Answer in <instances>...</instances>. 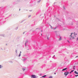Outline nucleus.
<instances>
[{"label":"nucleus","instance_id":"f257e3e1","mask_svg":"<svg viewBox=\"0 0 78 78\" xmlns=\"http://www.w3.org/2000/svg\"><path fill=\"white\" fill-rule=\"evenodd\" d=\"M76 37V35L74 33H71L69 36V39H75V37Z\"/></svg>","mask_w":78,"mask_h":78},{"label":"nucleus","instance_id":"f03ea898","mask_svg":"<svg viewBox=\"0 0 78 78\" xmlns=\"http://www.w3.org/2000/svg\"><path fill=\"white\" fill-rule=\"evenodd\" d=\"M49 36H50V34L48 33H47L45 35L46 37H47V39H49Z\"/></svg>","mask_w":78,"mask_h":78},{"label":"nucleus","instance_id":"7ed1b4c3","mask_svg":"<svg viewBox=\"0 0 78 78\" xmlns=\"http://www.w3.org/2000/svg\"><path fill=\"white\" fill-rule=\"evenodd\" d=\"M31 77L32 78H37L38 77L35 75H32Z\"/></svg>","mask_w":78,"mask_h":78},{"label":"nucleus","instance_id":"20e7f679","mask_svg":"<svg viewBox=\"0 0 78 78\" xmlns=\"http://www.w3.org/2000/svg\"><path fill=\"white\" fill-rule=\"evenodd\" d=\"M69 73V72H65L64 73V75H65V76H67L68 74Z\"/></svg>","mask_w":78,"mask_h":78},{"label":"nucleus","instance_id":"39448f33","mask_svg":"<svg viewBox=\"0 0 78 78\" xmlns=\"http://www.w3.org/2000/svg\"><path fill=\"white\" fill-rule=\"evenodd\" d=\"M27 58H23L22 59V61H23V62H24V61H26V60H27Z\"/></svg>","mask_w":78,"mask_h":78},{"label":"nucleus","instance_id":"423d86ee","mask_svg":"<svg viewBox=\"0 0 78 78\" xmlns=\"http://www.w3.org/2000/svg\"><path fill=\"white\" fill-rule=\"evenodd\" d=\"M3 67V66L0 65V69H2Z\"/></svg>","mask_w":78,"mask_h":78},{"label":"nucleus","instance_id":"0eeeda50","mask_svg":"<svg viewBox=\"0 0 78 78\" xmlns=\"http://www.w3.org/2000/svg\"><path fill=\"white\" fill-rule=\"evenodd\" d=\"M74 73H75V74H76L77 75H78V72H76V71H74Z\"/></svg>","mask_w":78,"mask_h":78},{"label":"nucleus","instance_id":"6e6552de","mask_svg":"<svg viewBox=\"0 0 78 78\" xmlns=\"http://www.w3.org/2000/svg\"><path fill=\"white\" fill-rule=\"evenodd\" d=\"M21 53H22V52L20 51V53L19 55V57H20V56H21Z\"/></svg>","mask_w":78,"mask_h":78},{"label":"nucleus","instance_id":"1a4fd4ad","mask_svg":"<svg viewBox=\"0 0 78 78\" xmlns=\"http://www.w3.org/2000/svg\"><path fill=\"white\" fill-rule=\"evenodd\" d=\"M67 69V68H66L63 69L62 70V71H64V70H66V69Z\"/></svg>","mask_w":78,"mask_h":78},{"label":"nucleus","instance_id":"9d476101","mask_svg":"<svg viewBox=\"0 0 78 78\" xmlns=\"http://www.w3.org/2000/svg\"><path fill=\"white\" fill-rule=\"evenodd\" d=\"M41 0H40L39 1H37V3H40L41 2Z\"/></svg>","mask_w":78,"mask_h":78},{"label":"nucleus","instance_id":"9b49d317","mask_svg":"<svg viewBox=\"0 0 78 78\" xmlns=\"http://www.w3.org/2000/svg\"><path fill=\"white\" fill-rule=\"evenodd\" d=\"M46 76V75H44L43 76H42V78H44V77H45V76Z\"/></svg>","mask_w":78,"mask_h":78},{"label":"nucleus","instance_id":"f8f14e48","mask_svg":"<svg viewBox=\"0 0 78 78\" xmlns=\"http://www.w3.org/2000/svg\"><path fill=\"white\" fill-rule=\"evenodd\" d=\"M18 29V27H17L15 28V30H17Z\"/></svg>","mask_w":78,"mask_h":78},{"label":"nucleus","instance_id":"ddd939ff","mask_svg":"<svg viewBox=\"0 0 78 78\" xmlns=\"http://www.w3.org/2000/svg\"><path fill=\"white\" fill-rule=\"evenodd\" d=\"M62 39V38H61V37H60V38L59 39V40L61 41Z\"/></svg>","mask_w":78,"mask_h":78},{"label":"nucleus","instance_id":"4468645a","mask_svg":"<svg viewBox=\"0 0 78 78\" xmlns=\"http://www.w3.org/2000/svg\"><path fill=\"white\" fill-rule=\"evenodd\" d=\"M31 15H29L28 16V18H29V17H31Z\"/></svg>","mask_w":78,"mask_h":78},{"label":"nucleus","instance_id":"2eb2a0df","mask_svg":"<svg viewBox=\"0 0 78 78\" xmlns=\"http://www.w3.org/2000/svg\"><path fill=\"white\" fill-rule=\"evenodd\" d=\"M22 70H23L24 71V70H25V68H22Z\"/></svg>","mask_w":78,"mask_h":78},{"label":"nucleus","instance_id":"dca6fc26","mask_svg":"<svg viewBox=\"0 0 78 78\" xmlns=\"http://www.w3.org/2000/svg\"><path fill=\"white\" fill-rule=\"evenodd\" d=\"M2 36H3V37H5V34H3L2 35Z\"/></svg>","mask_w":78,"mask_h":78},{"label":"nucleus","instance_id":"f3484780","mask_svg":"<svg viewBox=\"0 0 78 78\" xmlns=\"http://www.w3.org/2000/svg\"><path fill=\"white\" fill-rule=\"evenodd\" d=\"M49 78H53V77L52 76H50Z\"/></svg>","mask_w":78,"mask_h":78},{"label":"nucleus","instance_id":"a211bd4d","mask_svg":"<svg viewBox=\"0 0 78 78\" xmlns=\"http://www.w3.org/2000/svg\"><path fill=\"white\" fill-rule=\"evenodd\" d=\"M50 27H51V29H53V27L51 26H50Z\"/></svg>","mask_w":78,"mask_h":78},{"label":"nucleus","instance_id":"6ab92c4d","mask_svg":"<svg viewBox=\"0 0 78 78\" xmlns=\"http://www.w3.org/2000/svg\"><path fill=\"white\" fill-rule=\"evenodd\" d=\"M16 53H17V50H16Z\"/></svg>","mask_w":78,"mask_h":78},{"label":"nucleus","instance_id":"aec40b11","mask_svg":"<svg viewBox=\"0 0 78 78\" xmlns=\"http://www.w3.org/2000/svg\"><path fill=\"white\" fill-rule=\"evenodd\" d=\"M75 66H74V67H73V69H75Z\"/></svg>","mask_w":78,"mask_h":78},{"label":"nucleus","instance_id":"412c9836","mask_svg":"<svg viewBox=\"0 0 78 78\" xmlns=\"http://www.w3.org/2000/svg\"><path fill=\"white\" fill-rule=\"evenodd\" d=\"M56 4V2H55L54 3V5H55V4Z\"/></svg>","mask_w":78,"mask_h":78},{"label":"nucleus","instance_id":"4be33fe9","mask_svg":"<svg viewBox=\"0 0 78 78\" xmlns=\"http://www.w3.org/2000/svg\"><path fill=\"white\" fill-rule=\"evenodd\" d=\"M74 70H73L71 71V72H73V71H74Z\"/></svg>","mask_w":78,"mask_h":78},{"label":"nucleus","instance_id":"5701e85b","mask_svg":"<svg viewBox=\"0 0 78 78\" xmlns=\"http://www.w3.org/2000/svg\"><path fill=\"white\" fill-rule=\"evenodd\" d=\"M78 76V75H76L75 76L76 77V76Z\"/></svg>","mask_w":78,"mask_h":78},{"label":"nucleus","instance_id":"b1692460","mask_svg":"<svg viewBox=\"0 0 78 78\" xmlns=\"http://www.w3.org/2000/svg\"><path fill=\"white\" fill-rule=\"evenodd\" d=\"M55 56V55H54L52 58H54Z\"/></svg>","mask_w":78,"mask_h":78},{"label":"nucleus","instance_id":"393cba45","mask_svg":"<svg viewBox=\"0 0 78 78\" xmlns=\"http://www.w3.org/2000/svg\"><path fill=\"white\" fill-rule=\"evenodd\" d=\"M63 9H65V7H63Z\"/></svg>","mask_w":78,"mask_h":78},{"label":"nucleus","instance_id":"a878e982","mask_svg":"<svg viewBox=\"0 0 78 78\" xmlns=\"http://www.w3.org/2000/svg\"><path fill=\"white\" fill-rule=\"evenodd\" d=\"M71 25H73V23H72L71 24Z\"/></svg>","mask_w":78,"mask_h":78},{"label":"nucleus","instance_id":"bb28decb","mask_svg":"<svg viewBox=\"0 0 78 78\" xmlns=\"http://www.w3.org/2000/svg\"><path fill=\"white\" fill-rule=\"evenodd\" d=\"M37 29H39V28H37L36 29V30H37Z\"/></svg>","mask_w":78,"mask_h":78},{"label":"nucleus","instance_id":"cd10ccee","mask_svg":"<svg viewBox=\"0 0 78 78\" xmlns=\"http://www.w3.org/2000/svg\"><path fill=\"white\" fill-rule=\"evenodd\" d=\"M54 30H56V28H54Z\"/></svg>","mask_w":78,"mask_h":78},{"label":"nucleus","instance_id":"c85d7f7f","mask_svg":"<svg viewBox=\"0 0 78 78\" xmlns=\"http://www.w3.org/2000/svg\"><path fill=\"white\" fill-rule=\"evenodd\" d=\"M77 57H78V56H76V58H77Z\"/></svg>","mask_w":78,"mask_h":78},{"label":"nucleus","instance_id":"c756f323","mask_svg":"<svg viewBox=\"0 0 78 78\" xmlns=\"http://www.w3.org/2000/svg\"><path fill=\"white\" fill-rule=\"evenodd\" d=\"M54 74H55V75H56V73H54Z\"/></svg>","mask_w":78,"mask_h":78},{"label":"nucleus","instance_id":"7c9ffc66","mask_svg":"<svg viewBox=\"0 0 78 78\" xmlns=\"http://www.w3.org/2000/svg\"><path fill=\"white\" fill-rule=\"evenodd\" d=\"M72 73V72H71L70 73Z\"/></svg>","mask_w":78,"mask_h":78},{"label":"nucleus","instance_id":"2f4dec72","mask_svg":"<svg viewBox=\"0 0 78 78\" xmlns=\"http://www.w3.org/2000/svg\"><path fill=\"white\" fill-rule=\"evenodd\" d=\"M68 42H69V41H68Z\"/></svg>","mask_w":78,"mask_h":78},{"label":"nucleus","instance_id":"473e14b6","mask_svg":"<svg viewBox=\"0 0 78 78\" xmlns=\"http://www.w3.org/2000/svg\"><path fill=\"white\" fill-rule=\"evenodd\" d=\"M55 33H56V31H55Z\"/></svg>","mask_w":78,"mask_h":78},{"label":"nucleus","instance_id":"72a5a7b5","mask_svg":"<svg viewBox=\"0 0 78 78\" xmlns=\"http://www.w3.org/2000/svg\"><path fill=\"white\" fill-rule=\"evenodd\" d=\"M30 11H31V10H30Z\"/></svg>","mask_w":78,"mask_h":78},{"label":"nucleus","instance_id":"f704fd0d","mask_svg":"<svg viewBox=\"0 0 78 78\" xmlns=\"http://www.w3.org/2000/svg\"><path fill=\"white\" fill-rule=\"evenodd\" d=\"M71 76H72V75Z\"/></svg>","mask_w":78,"mask_h":78},{"label":"nucleus","instance_id":"c9c22d12","mask_svg":"<svg viewBox=\"0 0 78 78\" xmlns=\"http://www.w3.org/2000/svg\"><path fill=\"white\" fill-rule=\"evenodd\" d=\"M41 31H42L41 30Z\"/></svg>","mask_w":78,"mask_h":78},{"label":"nucleus","instance_id":"e433bc0d","mask_svg":"<svg viewBox=\"0 0 78 78\" xmlns=\"http://www.w3.org/2000/svg\"><path fill=\"white\" fill-rule=\"evenodd\" d=\"M41 35H42V34H41Z\"/></svg>","mask_w":78,"mask_h":78},{"label":"nucleus","instance_id":"4c0bfd02","mask_svg":"<svg viewBox=\"0 0 78 78\" xmlns=\"http://www.w3.org/2000/svg\"><path fill=\"white\" fill-rule=\"evenodd\" d=\"M25 44H26V43H25Z\"/></svg>","mask_w":78,"mask_h":78},{"label":"nucleus","instance_id":"58836bf2","mask_svg":"<svg viewBox=\"0 0 78 78\" xmlns=\"http://www.w3.org/2000/svg\"><path fill=\"white\" fill-rule=\"evenodd\" d=\"M77 70H78V69Z\"/></svg>","mask_w":78,"mask_h":78}]
</instances>
